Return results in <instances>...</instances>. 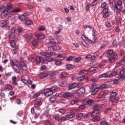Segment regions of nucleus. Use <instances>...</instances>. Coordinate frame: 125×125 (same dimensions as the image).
<instances>
[{"mask_svg": "<svg viewBox=\"0 0 125 125\" xmlns=\"http://www.w3.org/2000/svg\"><path fill=\"white\" fill-rule=\"evenodd\" d=\"M47 45H48V50L47 53L42 52L41 53V55L42 56H45V60L49 62H50L52 59L50 58V56L53 54V52L54 51L53 49V46H54V42L50 41L46 43Z\"/></svg>", "mask_w": 125, "mask_h": 125, "instance_id": "f257e3e1", "label": "nucleus"}, {"mask_svg": "<svg viewBox=\"0 0 125 125\" xmlns=\"http://www.w3.org/2000/svg\"><path fill=\"white\" fill-rule=\"evenodd\" d=\"M56 90V87H51V88L44 89L42 90V93L43 94H48V93H50V94H53L54 93H55Z\"/></svg>", "mask_w": 125, "mask_h": 125, "instance_id": "f03ea898", "label": "nucleus"}, {"mask_svg": "<svg viewBox=\"0 0 125 125\" xmlns=\"http://www.w3.org/2000/svg\"><path fill=\"white\" fill-rule=\"evenodd\" d=\"M99 109H101L100 105L97 104L93 107L92 113L91 114L92 117H98L99 116Z\"/></svg>", "mask_w": 125, "mask_h": 125, "instance_id": "7ed1b4c3", "label": "nucleus"}, {"mask_svg": "<svg viewBox=\"0 0 125 125\" xmlns=\"http://www.w3.org/2000/svg\"><path fill=\"white\" fill-rule=\"evenodd\" d=\"M102 12L104 14L103 16V18H107L108 16L111 15V11H109V10L107 8H104Z\"/></svg>", "mask_w": 125, "mask_h": 125, "instance_id": "20e7f679", "label": "nucleus"}, {"mask_svg": "<svg viewBox=\"0 0 125 125\" xmlns=\"http://www.w3.org/2000/svg\"><path fill=\"white\" fill-rule=\"evenodd\" d=\"M118 59V55L117 53L113 54L110 56V58L108 59L109 63H113L114 61H116Z\"/></svg>", "mask_w": 125, "mask_h": 125, "instance_id": "39448f33", "label": "nucleus"}, {"mask_svg": "<svg viewBox=\"0 0 125 125\" xmlns=\"http://www.w3.org/2000/svg\"><path fill=\"white\" fill-rule=\"evenodd\" d=\"M93 103V100L85 99L83 101V104L84 105H91Z\"/></svg>", "mask_w": 125, "mask_h": 125, "instance_id": "423d86ee", "label": "nucleus"}, {"mask_svg": "<svg viewBox=\"0 0 125 125\" xmlns=\"http://www.w3.org/2000/svg\"><path fill=\"white\" fill-rule=\"evenodd\" d=\"M19 64L22 70H23L24 71H27V70H28V66H27V65H26L25 62H21Z\"/></svg>", "mask_w": 125, "mask_h": 125, "instance_id": "0eeeda50", "label": "nucleus"}, {"mask_svg": "<svg viewBox=\"0 0 125 125\" xmlns=\"http://www.w3.org/2000/svg\"><path fill=\"white\" fill-rule=\"evenodd\" d=\"M26 16H28V13L27 12L24 13L23 14L19 16V20L21 21H25L26 20Z\"/></svg>", "mask_w": 125, "mask_h": 125, "instance_id": "6e6552de", "label": "nucleus"}, {"mask_svg": "<svg viewBox=\"0 0 125 125\" xmlns=\"http://www.w3.org/2000/svg\"><path fill=\"white\" fill-rule=\"evenodd\" d=\"M9 21L8 20H2L0 21V27L1 28H3L4 27H6L7 26V24H8Z\"/></svg>", "mask_w": 125, "mask_h": 125, "instance_id": "1a4fd4ad", "label": "nucleus"}, {"mask_svg": "<svg viewBox=\"0 0 125 125\" xmlns=\"http://www.w3.org/2000/svg\"><path fill=\"white\" fill-rule=\"evenodd\" d=\"M10 63L12 67H15V66H17L19 64V61H17L16 59L11 60Z\"/></svg>", "mask_w": 125, "mask_h": 125, "instance_id": "9d476101", "label": "nucleus"}, {"mask_svg": "<svg viewBox=\"0 0 125 125\" xmlns=\"http://www.w3.org/2000/svg\"><path fill=\"white\" fill-rule=\"evenodd\" d=\"M17 34H15V33H11L9 36V40L11 42H14L15 40L17 39Z\"/></svg>", "mask_w": 125, "mask_h": 125, "instance_id": "9b49d317", "label": "nucleus"}, {"mask_svg": "<svg viewBox=\"0 0 125 125\" xmlns=\"http://www.w3.org/2000/svg\"><path fill=\"white\" fill-rule=\"evenodd\" d=\"M32 33L27 34L24 36V40L26 42H30V40L32 39Z\"/></svg>", "mask_w": 125, "mask_h": 125, "instance_id": "f8f14e48", "label": "nucleus"}, {"mask_svg": "<svg viewBox=\"0 0 125 125\" xmlns=\"http://www.w3.org/2000/svg\"><path fill=\"white\" fill-rule=\"evenodd\" d=\"M56 96H60V95L58 94L57 95H53V96L51 97L50 98H49V102L50 103H53V102H54V101L56 100Z\"/></svg>", "mask_w": 125, "mask_h": 125, "instance_id": "ddd939ff", "label": "nucleus"}, {"mask_svg": "<svg viewBox=\"0 0 125 125\" xmlns=\"http://www.w3.org/2000/svg\"><path fill=\"white\" fill-rule=\"evenodd\" d=\"M13 69L15 71V73H17V74H19L20 73L21 69L20 67H19V65H16L15 66H13Z\"/></svg>", "mask_w": 125, "mask_h": 125, "instance_id": "4468645a", "label": "nucleus"}, {"mask_svg": "<svg viewBox=\"0 0 125 125\" xmlns=\"http://www.w3.org/2000/svg\"><path fill=\"white\" fill-rule=\"evenodd\" d=\"M81 38L83 41L87 40L88 42H89V43H92V41H91V40L89 39V38H88V37H87L85 35H82Z\"/></svg>", "mask_w": 125, "mask_h": 125, "instance_id": "2eb2a0df", "label": "nucleus"}, {"mask_svg": "<svg viewBox=\"0 0 125 125\" xmlns=\"http://www.w3.org/2000/svg\"><path fill=\"white\" fill-rule=\"evenodd\" d=\"M58 59L59 60H64V58H66V54H59L57 56Z\"/></svg>", "mask_w": 125, "mask_h": 125, "instance_id": "dca6fc26", "label": "nucleus"}, {"mask_svg": "<svg viewBox=\"0 0 125 125\" xmlns=\"http://www.w3.org/2000/svg\"><path fill=\"white\" fill-rule=\"evenodd\" d=\"M112 7L113 8L114 10H121L123 9V7H119L117 4L112 5Z\"/></svg>", "mask_w": 125, "mask_h": 125, "instance_id": "f3484780", "label": "nucleus"}, {"mask_svg": "<svg viewBox=\"0 0 125 125\" xmlns=\"http://www.w3.org/2000/svg\"><path fill=\"white\" fill-rule=\"evenodd\" d=\"M36 61L37 63H42L44 61V59L42 57H37L36 58Z\"/></svg>", "mask_w": 125, "mask_h": 125, "instance_id": "a211bd4d", "label": "nucleus"}, {"mask_svg": "<svg viewBox=\"0 0 125 125\" xmlns=\"http://www.w3.org/2000/svg\"><path fill=\"white\" fill-rule=\"evenodd\" d=\"M85 92V89L84 88L82 87L80 88L77 91V94H84V93Z\"/></svg>", "mask_w": 125, "mask_h": 125, "instance_id": "6ab92c4d", "label": "nucleus"}, {"mask_svg": "<svg viewBox=\"0 0 125 125\" xmlns=\"http://www.w3.org/2000/svg\"><path fill=\"white\" fill-rule=\"evenodd\" d=\"M9 14V13L8 12V11L5 10L3 12H1V17H3V18H4V17H6V16H7V15H8Z\"/></svg>", "mask_w": 125, "mask_h": 125, "instance_id": "aec40b11", "label": "nucleus"}, {"mask_svg": "<svg viewBox=\"0 0 125 125\" xmlns=\"http://www.w3.org/2000/svg\"><path fill=\"white\" fill-rule=\"evenodd\" d=\"M88 71L86 70H81V72L79 73V75L80 76H82V77H84L88 73Z\"/></svg>", "mask_w": 125, "mask_h": 125, "instance_id": "412c9836", "label": "nucleus"}, {"mask_svg": "<svg viewBox=\"0 0 125 125\" xmlns=\"http://www.w3.org/2000/svg\"><path fill=\"white\" fill-rule=\"evenodd\" d=\"M16 76H13L12 79V84H14L15 85H17V86H18V83L16 82Z\"/></svg>", "mask_w": 125, "mask_h": 125, "instance_id": "4be33fe9", "label": "nucleus"}, {"mask_svg": "<svg viewBox=\"0 0 125 125\" xmlns=\"http://www.w3.org/2000/svg\"><path fill=\"white\" fill-rule=\"evenodd\" d=\"M110 100L112 102H117L118 100H119V98L116 96H113L110 98Z\"/></svg>", "mask_w": 125, "mask_h": 125, "instance_id": "5701e85b", "label": "nucleus"}, {"mask_svg": "<svg viewBox=\"0 0 125 125\" xmlns=\"http://www.w3.org/2000/svg\"><path fill=\"white\" fill-rule=\"evenodd\" d=\"M97 116L93 117V118L92 119V122L94 123H98L100 121V117H97Z\"/></svg>", "mask_w": 125, "mask_h": 125, "instance_id": "b1692460", "label": "nucleus"}, {"mask_svg": "<svg viewBox=\"0 0 125 125\" xmlns=\"http://www.w3.org/2000/svg\"><path fill=\"white\" fill-rule=\"evenodd\" d=\"M21 81L24 84H27L28 83V80H26L24 76H22L21 77Z\"/></svg>", "mask_w": 125, "mask_h": 125, "instance_id": "393cba45", "label": "nucleus"}, {"mask_svg": "<svg viewBox=\"0 0 125 125\" xmlns=\"http://www.w3.org/2000/svg\"><path fill=\"white\" fill-rule=\"evenodd\" d=\"M109 75L107 73H103L99 76V79H102V78H108Z\"/></svg>", "mask_w": 125, "mask_h": 125, "instance_id": "a878e982", "label": "nucleus"}, {"mask_svg": "<svg viewBox=\"0 0 125 125\" xmlns=\"http://www.w3.org/2000/svg\"><path fill=\"white\" fill-rule=\"evenodd\" d=\"M59 85H60V86H66V85H67V83L65 81H62L61 82H59Z\"/></svg>", "mask_w": 125, "mask_h": 125, "instance_id": "bb28decb", "label": "nucleus"}, {"mask_svg": "<svg viewBox=\"0 0 125 125\" xmlns=\"http://www.w3.org/2000/svg\"><path fill=\"white\" fill-rule=\"evenodd\" d=\"M74 67L75 66L72 64H67L65 66L66 69H67V70H72L74 69Z\"/></svg>", "mask_w": 125, "mask_h": 125, "instance_id": "cd10ccee", "label": "nucleus"}, {"mask_svg": "<svg viewBox=\"0 0 125 125\" xmlns=\"http://www.w3.org/2000/svg\"><path fill=\"white\" fill-rule=\"evenodd\" d=\"M83 116V113H80L76 116V118L77 120H82V118Z\"/></svg>", "mask_w": 125, "mask_h": 125, "instance_id": "c85d7f7f", "label": "nucleus"}, {"mask_svg": "<svg viewBox=\"0 0 125 125\" xmlns=\"http://www.w3.org/2000/svg\"><path fill=\"white\" fill-rule=\"evenodd\" d=\"M75 87H77V84L72 83L69 86L68 89L69 90L71 89H73V88H75Z\"/></svg>", "mask_w": 125, "mask_h": 125, "instance_id": "c756f323", "label": "nucleus"}, {"mask_svg": "<svg viewBox=\"0 0 125 125\" xmlns=\"http://www.w3.org/2000/svg\"><path fill=\"white\" fill-rule=\"evenodd\" d=\"M85 59L87 60L90 59L91 60H94V57L91 55H88L85 57Z\"/></svg>", "mask_w": 125, "mask_h": 125, "instance_id": "7c9ffc66", "label": "nucleus"}, {"mask_svg": "<svg viewBox=\"0 0 125 125\" xmlns=\"http://www.w3.org/2000/svg\"><path fill=\"white\" fill-rule=\"evenodd\" d=\"M39 44V41L38 40H33L32 41V45L33 46H38V45Z\"/></svg>", "mask_w": 125, "mask_h": 125, "instance_id": "2f4dec72", "label": "nucleus"}, {"mask_svg": "<svg viewBox=\"0 0 125 125\" xmlns=\"http://www.w3.org/2000/svg\"><path fill=\"white\" fill-rule=\"evenodd\" d=\"M47 76V74L44 73H41L39 77L41 79H45Z\"/></svg>", "mask_w": 125, "mask_h": 125, "instance_id": "473e14b6", "label": "nucleus"}, {"mask_svg": "<svg viewBox=\"0 0 125 125\" xmlns=\"http://www.w3.org/2000/svg\"><path fill=\"white\" fill-rule=\"evenodd\" d=\"M66 76H67V72H63L60 75V78H61V79H64V78L66 77Z\"/></svg>", "mask_w": 125, "mask_h": 125, "instance_id": "72a5a7b5", "label": "nucleus"}, {"mask_svg": "<svg viewBox=\"0 0 125 125\" xmlns=\"http://www.w3.org/2000/svg\"><path fill=\"white\" fill-rule=\"evenodd\" d=\"M107 86L108 85H107V84L103 83L102 85H101L99 87L100 89H103L104 88H106V87H107Z\"/></svg>", "mask_w": 125, "mask_h": 125, "instance_id": "f704fd0d", "label": "nucleus"}, {"mask_svg": "<svg viewBox=\"0 0 125 125\" xmlns=\"http://www.w3.org/2000/svg\"><path fill=\"white\" fill-rule=\"evenodd\" d=\"M11 34H17V33H16L17 32V30H16V27H12L11 29Z\"/></svg>", "mask_w": 125, "mask_h": 125, "instance_id": "c9c22d12", "label": "nucleus"}, {"mask_svg": "<svg viewBox=\"0 0 125 125\" xmlns=\"http://www.w3.org/2000/svg\"><path fill=\"white\" fill-rule=\"evenodd\" d=\"M37 37H38V39H39V40H43V39L45 38V36L43 34L38 35L37 36Z\"/></svg>", "mask_w": 125, "mask_h": 125, "instance_id": "e433bc0d", "label": "nucleus"}, {"mask_svg": "<svg viewBox=\"0 0 125 125\" xmlns=\"http://www.w3.org/2000/svg\"><path fill=\"white\" fill-rule=\"evenodd\" d=\"M13 89V88L12 87V86L10 84H7L6 90H12Z\"/></svg>", "mask_w": 125, "mask_h": 125, "instance_id": "4c0bfd02", "label": "nucleus"}, {"mask_svg": "<svg viewBox=\"0 0 125 125\" xmlns=\"http://www.w3.org/2000/svg\"><path fill=\"white\" fill-rule=\"evenodd\" d=\"M78 111H79L78 109H73L70 111V113L75 116V114H78Z\"/></svg>", "mask_w": 125, "mask_h": 125, "instance_id": "58836bf2", "label": "nucleus"}, {"mask_svg": "<svg viewBox=\"0 0 125 125\" xmlns=\"http://www.w3.org/2000/svg\"><path fill=\"white\" fill-rule=\"evenodd\" d=\"M104 25L106 28H110V27H111V23H110V21H105Z\"/></svg>", "mask_w": 125, "mask_h": 125, "instance_id": "ea45409f", "label": "nucleus"}, {"mask_svg": "<svg viewBox=\"0 0 125 125\" xmlns=\"http://www.w3.org/2000/svg\"><path fill=\"white\" fill-rule=\"evenodd\" d=\"M66 121H67V119L65 117H62L60 118V120L59 121V122L62 123L63 122H66Z\"/></svg>", "mask_w": 125, "mask_h": 125, "instance_id": "a19ab883", "label": "nucleus"}, {"mask_svg": "<svg viewBox=\"0 0 125 125\" xmlns=\"http://www.w3.org/2000/svg\"><path fill=\"white\" fill-rule=\"evenodd\" d=\"M45 125H53V124H52V122L50 120H46L45 121Z\"/></svg>", "mask_w": 125, "mask_h": 125, "instance_id": "79ce46f5", "label": "nucleus"}, {"mask_svg": "<svg viewBox=\"0 0 125 125\" xmlns=\"http://www.w3.org/2000/svg\"><path fill=\"white\" fill-rule=\"evenodd\" d=\"M66 118H68V119H72L73 117H75V115H72V113L70 112V114H68L65 116Z\"/></svg>", "mask_w": 125, "mask_h": 125, "instance_id": "37998d69", "label": "nucleus"}, {"mask_svg": "<svg viewBox=\"0 0 125 125\" xmlns=\"http://www.w3.org/2000/svg\"><path fill=\"white\" fill-rule=\"evenodd\" d=\"M71 95H68V94H63L62 95V97L63 98H66V99H69L70 97H71Z\"/></svg>", "mask_w": 125, "mask_h": 125, "instance_id": "c03bdc74", "label": "nucleus"}, {"mask_svg": "<svg viewBox=\"0 0 125 125\" xmlns=\"http://www.w3.org/2000/svg\"><path fill=\"white\" fill-rule=\"evenodd\" d=\"M99 89H100L99 88H99H96L95 89H93V91L92 92V94H96V93L97 92H98V91H99Z\"/></svg>", "mask_w": 125, "mask_h": 125, "instance_id": "a18cd8bd", "label": "nucleus"}, {"mask_svg": "<svg viewBox=\"0 0 125 125\" xmlns=\"http://www.w3.org/2000/svg\"><path fill=\"white\" fill-rule=\"evenodd\" d=\"M55 120L57 122H59V120H60V116L59 114L55 115Z\"/></svg>", "mask_w": 125, "mask_h": 125, "instance_id": "49530a36", "label": "nucleus"}, {"mask_svg": "<svg viewBox=\"0 0 125 125\" xmlns=\"http://www.w3.org/2000/svg\"><path fill=\"white\" fill-rule=\"evenodd\" d=\"M92 6V5L91 4H86L85 6V9L86 10H89V9L90 7Z\"/></svg>", "mask_w": 125, "mask_h": 125, "instance_id": "de8ad7c7", "label": "nucleus"}, {"mask_svg": "<svg viewBox=\"0 0 125 125\" xmlns=\"http://www.w3.org/2000/svg\"><path fill=\"white\" fill-rule=\"evenodd\" d=\"M61 60L58 59L57 60L55 61V64L57 65V66H60L61 64Z\"/></svg>", "mask_w": 125, "mask_h": 125, "instance_id": "09e8293b", "label": "nucleus"}, {"mask_svg": "<svg viewBox=\"0 0 125 125\" xmlns=\"http://www.w3.org/2000/svg\"><path fill=\"white\" fill-rule=\"evenodd\" d=\"M98 2H99V0H95L91 4L92 5V6H94V5H96Z\"/></svg>", "mask_w": 125, "mask_h": 125, "instance_id": "8fccbe9b", "label": "nucleus"}, {"mask_svg": "<svg viewBox=\"0 0 125 125\" xmlns=\"http://www.w3.org/2000/svg\"><path fill=\"white\" fill-rule=\"evenodd\" d=\"M29 61H30L31 62H35L36 61V58L34 57H30L28 59Z\"/></svg>", "mask_w": 125, "mask_h": 125, "instance_id": "3c124183", "label": "nucleus"}, {"mask_svg": "<svg viewBox=\"0 0 125 125\" xmlns=\"http://www.w3.org/2000/svg\"><path fill=\"white\" fill-rule=\"evenodd\" d=\"M121 77H119V80L120 82H123V81H125V75H120Z\"/></svg>", "mask_w": 125, "mask_h": 125, "instance_id": "603ef678", "label": "nucleus"}, {"mask_svg": "<svg viewBox=\"0 0 125 125\" xmlns=\"http://www.w3.org/2000/svg\"><path fill=\"white\" fill-rule=\"evenodd\" d=\"M98 41V39H97V37L94 36L93 37V41H92V42L94 43L95 42H97V41Z\"/></svg>", "mask_w": 125, "mask_h": 125, "instance_id": "864d4df0", "label": "nucleus"}, {"mask_svg": "<svg viewBox=\"0 0 125 125\" xmlns=\"http://www.w3.org/2000/svg\"><path fill=\"white\" fill-rule=\"evenodd\" d=\"M3 11H5V6H1L0 7V12H3Z\"/></svg>", "mask_w": 125, "mask_h": 125, "instance_id": "5fc2aeb1", "label": "nucleus"}, {"mask_svg": "<svg viewBox=\"0 0 125 125\" xmlns=\"http://www.w3.org/2000/svg\"><path fill=\"white\" fill-rule=\"evenodd\" d=\"M42 102H39L38 104H36L34 105V107H35L36 108H38V107H40V106H42Z\"/></svg>", "mask_w": 125, "mask_h": 125, "instance_id": "6e6d98bb", "label": "nucleus"}, {"mask_svg": "<svg viewBox=\"0 0 125 125\" xmlns=\"http://www.w3.org/2000/svg\"><path fill=\"white\" fill-rule=\"evenodd\" d=\"M119 7H122L123 6V2L121 0H118L117 4Z\"/></svg>", "mask_w": 125, "mask_h": 125, "instance_id": "4d7b16f0", "label": "nucleus"}, {"mask_svg": "<svg viewBox=\"0 0 125 125\" xmlns=\"http://www.w3.org/2000/svg\"><path fill=\"white\" fill-rule=\"evenodd\" d=\"M96 85H97V84H96V83H92L91 84V88L93 89L95 87H96Z\"/></svg>", "mask_w": 125, "mask_h": 125, "instance_id": "13d9d810", "label": "nucleus"}, {"mask_svg": "<svg viewBox=\"0 0 125 125\" xmlns=\"http://www.w3.org/2000/svg\"><path fill=\"white\" fill-rule=\"evenodd\" d=\"M97 56H99V52H96L93 55V57H94V60L96 58V57Z\"/></svg>", "mask_w": 125, "mask_h": 125, "instance_id": "bf43d9fd", "label": "nucleus"}, {"mask_svg": "<svg viewBox=\"0 0 125 125\" xmlns=\"http://www.w3.org/2000/svg\"><path fill=\"white\" fill-rule=\"evenodd\" d=\"M24 24L25 25H26V26H30V25H31L32 24V21H27L25 22Z\"/></svg>", "mask_w": 125, "mask_h": 125, "instance_id": "052dcab7", "label": "nucleus"}, {"mask_svg": "<svg viewBox=\"0 0 125 125\" xmlns=\"http://www.w3.org/2000/svg\"><path fill=\"white\" fill-rule=\"evenodd\" d=\"M59 112L61 114H65V113H66V110H65V109H60L59 110Z\"/></svg>", "mask_w": 125, "mask_h": 125, "instance_id": "680f3d73", "label": "nucleus"}, {"mask_svg": "<svg viewBox=\"0 0 125 125\" xmlns=\"http://www.w3.org/2000/svg\"><path fill=\"white\" fill-rule=\"evenodd\" d=\"M83 80H84V77L82 76L78 77L77 79V81H78V82H82Z\"/></svg>", "mask_w": 125, "mask_h": 125, "instance_id": "e2e57ef3", "label": "nucleus"}, {"mask_svg": "<svg viewBox=\"0 0 125 125\" xmlns=\"http://www.w3.org/2000/svg\"><path fill=\"white\" fill-rule=\"evenodd\" d=\"M101 125H108V122L105 121H102L100 122Z\"/></svg>", "mask_w": 125, "mask_h": 125, "instance_id": "0e129e2a", "label": "nucleus"}, {"mask_svg": "<svg viewBox=\"0 0 125 125\" xmlns=\"http://www.w3.org/2000/svg\"><path fill=\"white\" fill-rule=\"evenodd\" d=\"M112 44L114 47H117V45H118V42H117V40L113 41V42H112Z\"/></svg>", "mask_w": 125, "mask_h": 125, "instance_id": "69168bd1", "label": "nucleus"}, {"mask_svg": "<svg viewBox=\"0 0 125 125\" xmlns=\"http://www.w3.org/2000/svg\"><path fill=\"white\" fill-rule=\"evenodd\" d=\"M117 71H113L109 74V77L116 76V75H117Z\"/></svg>", "mask_w": 125, "mask_h": 125, "instance_id": "338daca9", "label": "nucleus"}, {"mask_svg": "<svg viewBox=\"0 0 125 125\" xmlns=\"http://www.w3.org/2000/svg\"><path fill=\"white\" fill-rule=\"evenodd\" d=\"M10 45L12 47H15V45H16V43L14 41H12L10 42Z\"/></svg>", "mask_w": 125, "mask_h": 125, "instance_id": "774afa93", "label": "nucleus"}]
</instances>
